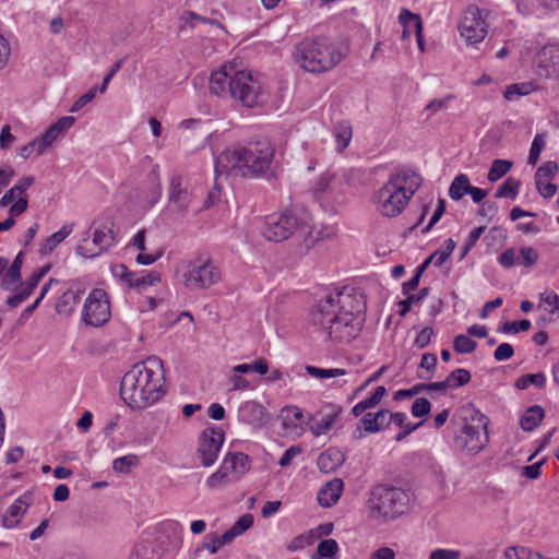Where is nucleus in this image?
<instances>
[{"label":"nucleus","mask_w":559,"mask_h":559,"mask_svg":"<svg viewBox=\"0 0 559 559\" xmlns=\"http://www.w3.org/2000/svg\"><path fill=\"white\" fill-rule=\"evenodd\" d=\"M366 299L362 292L344 287L328 294L311 311L313 325L333 342L348 343L356 338L365 321Z\"/></svg>","instance_id":"obj_1"},{"label":"nucleus","mask_w":559,"mask_h":559,"mask_svg":"<svg viewBox=\"0 0 559 559\" xmlns=\"http://www.w3.org/2000/svg\"><path fill=\"white\" fill-rule=\"evenodd\" d=\"M166 393L163 360L150 356L136 362L124 373L120 382V396L132 409H145Z\"/></svg>","instance_id":"obj_2"},{"label":"nucleus","mask_w":559,"mask_h":559,"mask_svg":"<svg viewBox=\"0 0 559 559\" xmlns=\"http://www.w3.org/2000/svg\"><path fill=\"white\" fill-rule=\"evenodd\" d=\"M210 92L218 97H231L245 107L252 108L266 100L262 76L249 70H236L226 63L210 75Z\"/></svg>","instance_id":"obj_3"},{"label":"nucleus","mask_w":559,"mask_h":559,"mask_svg":"<svg viewBox=\"0 0 559 559\" xmlns=\"http://www.w3.org/2000/svg\"><path fill=\"white\" fill-rule=\"evenodd\" d=\"M274 147L267 140L257 141L247 146L228 148L215 160V173L218 176L235 173L241 176H261L271 168Z\"/></svg>","instance_id":"obj_4"},{"label":"nucleus","mask_w":559,"mask_h":559,"mask_svg":"<svg viewBox=\"0 0 559 559\" xmlns=\"http://www.w3.org/2000/svg\"><path fill=\"white\" fill-rule=\"evenodd\" d=\"M421 185L420 176L412 168L402 167L391 173L388 180L373 193L377 212L384 217L399 216Z\"/></svg>","instance_id":"obj_5"},{"label":"nucleus","mask_w":559,"mask_h":559,"mask_svg":"<svg viewBox=\"0 0 559 559\" xmlns=\"http://www.w3.org/2000/svg\"><path fill=\"white\" fill-rule=\"evenodd\" d=\"M452 425L456 427L453 432V441L456 449L476 455L487 445L488 418L473 404H466L454 414Z\"/></svg>","instance_id":"obj_6"},{"label":"nucleus","mask_w":559,"mask_h":559,"mask_svg":"<svg viewBox=\"0 0 559 559\" xmlns=\"http://www.w3.org/2000/svg\"><path fill=\"white\" fill-rule=\"evenodd\" d=\"M295 58L305 71L322 73L340 63L343 55L326 37H317L299 43L295 49Z\"/></svg>","instance_id":"obj_7"},{"label":"nucleus","mask_w":559,"mask_h":559,"mask_svg":"<svg viewBox=\"0 0 559 559\" xmlns=\"http://www.w3.org/2000/svg\"><path fill=\"white\" fill-rule=\"evenodd\" d=\"M412 493L400 487L378 485L367 501L372 519L389 521L405 514L411 507Z\"/></svg>","instance_id":"obj_8"},{"label":"nucleus","mask_w":559,"mask_h":559,"mask_svg":"<svg viewBox=\"0 0 559 559\" xmlns=\"http://www.w3.org/2000/svg\"><path fill=\"white\" fill-rule=\"evenodd\" d=\"M219 269L210 258H198L189 264L183 282L189 289H205L221 281Z\"/></svg>","instance_id":"obj_9"},{"label":"nucleus","mask_w":559,"mask_h":559,"mask_svg":"<svg viewBox=\"0 0 559 559\" xmlns=\"http://www.w3.org/2000/svg\"><path fill=\"white\" fill-rule=\"evenodd\" d=\"M111 317L108 294L102 288H94L86 297L81 320L88 326H103Z\"/></svg>","instance_id":"obj_10"},{"label":"nucleus","mask_w":559,"mask_h":559,"mask_svg":"<svg viewBox=\"0 0 559 559\" xmlns=\"http://www.w3.org/2000/svg\"><path fill=\"white\" fill-rule=\"evenodd\" d=\"M93 248H88L84 245V242L88 239V234L86 237L82 239V241L76 246V253L83 258L92 259L100 255L103 252L107 251L109 248L114 247L117 242L116 235L112 230L114 223L106 222L104 224H98V222H94L93 225Z\"/></svg>","instance_id":"obj_11"},{"label":"nucleus","mask_w":559,"mask_h":559,"mask_svg":"<svg viewBox=\"0 0 559 559\" xmlns=\"http://www.w3.org/2000/svg\"><path fill=\"white\" fill-rule=\"evenodd\" d=\"M405 420H407L405 413H391L388 409H380L374 415L368 413L359 420V426L354 430L353 438L361 439L364 437L362 430L369 433L379 432L392 421L396 426H403Z\"/></svg>","instance_id":"obj_12"},{"label":"nucleus","mask_w":559,"mask_h":559,"mask_svg":"<svg viewBox=\"0 0 559 559\" xmlns=\"http://www.w3.org/2000/svg\"><path fill=\"white\" fill-rule=\"evenodd\" d=\"M297 228L298 218L290 211H285L267 216L262 234L267 240L280 242L290 237Z\"/></svg>","instance_id":"obj_13"},{"label":"nucleus","mask_w":559,"mask_h":559,"mask_svg":"<svg viewBox=\"0 0 559 559\" xmlns=\"http://www.w3.org/2000/svg\"><path fill=\"white\" fill-rule=\"evenodd\" d=\"M459 29L468 45H475L484 40L487 34V24L476 5H469L465 10Z\"/></svg>","instance_id":"obj_14"},{"label":"nucleus","mask_w":559,"mask_h":559,"mask_svg":"<svg viewBox=\"0 0 559 559\" xmlns=\"http://www.w3.org/2000/svg\"><path fill=\"white\" fill-rule=\"evenodd\" d=\"M224 439L225 433L218 427L206 428L202 431L199 440L198 453L203 466L209 467L215 463L224 443Z\"/></svg>","instance_id":"obj_15"},{"label":"nucleus","mask_w":559,"mask_h":559,"mask_svg":"<svg viewBox=\"0 0 559 559\" xmlns=\"http://www.w3.org/2000/svg\"><path fill=\"white\" fill-rule=\"evenodd\" d=\"M252 514H243L223 535H206L203 542V547L206 548L212 555H214L223 545L233 542L236 537L243 534L247 530H249L252 526Z\"/></svg>","instance_id":"obj_16"},{"label":"nucleus","mask_w":559,"mask_h":559,"mask_svg":"<svg viewBox=\"0 0 559 559\" xmlns=\"http://www.w3.org/2000/svg\"><path fill=\"white\" fill-rule=\"evenodd\" d=\"M536 74L543 79L559 78V45H546L536 53L534 61Z\"/></svg>","instance_id":"obj_17"},{"label":"nucleus","mask_w":559,"mask_h":559,"mask_svg":"<svg viewBox=\"0 0 559 559\" xmlns=\"http://www.w3.org/2000/svg\"><path fill=\"white\" fill-rule=\"evenodd\" d=\"M343 183V178L326 171L317 179L313 193L318 200H329L342 193Z\"/></svg>","instance_id":"obj_18"},{"label":"nucleus","mask_w":559,"mask_h":559,"mask_svg":"<svg viewBox=\"0 0 559 559\" xmlns=\"http://www.w3.org/2000/svg\"><path fill=\"white\" fill-rule=\"evenodd\" d=\"M33 503V495L25 492L20 496L5 511L1 519L2 526L5 528H14L21 522L27 508Z\"/></svg>","instance_id":"obj_19"},{"label":"nucleus","mask_w":559,"mask_h":559,"mask_svg":"<svg viewBox=\"0 0 559 559\" xmlns=\"http://www.w3.org/2000/svg\"><path fill=\"white\" fill-rule=\"evenodd\" d=\"M267 418L266 409L255 401H247L238 409V419L252 427L263 426Z\"/></svg>","instance_id":"obj_20"},{"label":"nucleus","mask_w":559,"mask_h":559,"mask_svg":"<svg viewBox=\"0 0 559 559\" xmlns=\"http://www.w3.org/2000/svg\"><path fill=\"white\" fill-rule=\"evenodd\" d=\"M168 201L179 212L186 213L191 202V193L183 186L181 176L175 175L170 179L168 188Z\"/></svg>","instance_id":"obj_21"},{"label":"nucleus","mask_w":559,"mask_h":559,"mask_svg":"<svg viewBox=\"0 0 559 559\" xmlns=\"http://www.w3.org/2000/svg\"><path fill=\"white\" fill-rule=\"evenodd\" d=\"M85 288L79 284L71 285L57 300L55 311L59 316L70 317L81 301Z\"/></svg>","instance_id":"obj_22"},{"label":"nucleus","mask_w":559,"mask_h":559,"mask_svg":"<svg viewBox=\"0 0 559 559\" xmlns=\"http://www.w3.org/2000/svg\"><path fill=\"white\" fill-rule=\"evenodd\" d=\"M75 118L72 116H64L59 118L39 136L45 147H49L59 138L63 136L66 132L73 126Z\"/></svg>","instance_id":"obj_23"},{"label":"nucleus","mask_w":559,"mask_h":559,"mask_svg":"<svg viewBox=\"0 0 559 559\" xmlns=\"http://www.w3.org/2000/svg\"><path fill=\"white\" fill-rule=\"evenodd\" d=\"M344 483L341 478H334L328 481L318 492V502L324 508L335 504L343 491Z\"/></svg>","instance_id":"obj_24"},{"label":"nucleus","mask_w":559,"mask_h":559,"mask_svg":"<svg viewBox=\"0 0 559 559\" xmlns=\"http://www.w3.org/2000/svg\"><path fill=\"white\" fill-rule=\"evenodd\" d=\"M345 462V454L338 449H328L322 452L317 461L319 469L323 473H332Z\"/></svg>","instance_id":"obj_25"},{"label":"nucleus","mask_w":559,"mask_h":559,"mask_svg":"<svg viewBox=\"0 0 559 559\" xmlns=\"http://www.w3.org/2000/svg\"><path fill=\"white\" fill-rule=\"evenodd\" d=\"M399 22L403 25L402 38L409 37L413 33L420 35L423 31V21L418 14L407 9H402L399 15Z\"/></svg>","instance_id":"obj_26"},{"label":"nucleus","mask_w":559,"mask_h":559,"mask_svg":"<svg viewBox=\"0 0 559 559\" xmlns=\"http://www.w3.org/2000/svg\"><path fill=\"white\" fill-rule=\"evenodd\" d=\"M249 456L245 453H228L223 461L222 467L227 474L243 475L249 471Z\"/></svg>","instance_id":"obj_27"},{"label":"nucleus","mask_w":559,"mask_h":559,"mask_svg":"<svg viewBox=\"0 0 559 559\" xmlns=\"http://www.w3.org/2000/svg\"><path fill=\"white\" fill-rule=\"evenodd\" d=\"M74 224L63 225L58 231L50 235L41 245L39 252L40 254L51 253L57 246H59L73 230Z\"/></svg>","instance_id":"obj_28"},{"label":"nucleus","mask_w":559,"mask_h":559,"mask_svg":"<svg viewBox=\"0 0 559 559\" xmlns=\"http://www.w3.org/2000/svg\"><path fill=\"white\" fill-rule=\"evenodd\" d=\"M545 417V411L538 405L528 407L521 417L520 425L525 431H532L539 426Z\"/></svg>","instance_id":"obj_29"},{"label":"nucleus","mask_w":559,"mask_h":559,"mask_svg":"<svg viewBox=\"0 0 559 559\" xmlns=\"http://www.w3.org/2000/svg\"><path fill=\"white\" fill-rule=\"evenodd\" d=\"M334 136L337 152L344 151L353 136V129L349 121L343 120L337 122L334 127Z\"/></svg>","instance_id":"obj_30"},{"label":"nucleus","mask_w":559,"mask_h":559,"mask_svg":"<svg viewBox=\"0 0 559 559\" xmlns=\"http://www.w3.org/2000/svg\"><path fill=\"white\" fill-rule=\"evenodd\" d=\"M469 188H471V182H469L468 177L464 174H460L453 179V181L449 188V195L452 200L459 201L466 193H468Z\"/></svg>","instance_id":"obj_31"},{"label":"nucleus","mask_w":559,"mask_h":559,"mask_svg":"<svg viewBox=\"0 0 559 559\" xmlns=\"http://www.w3.org/2000/svg\"><path fill=\"white\" fill-rule=\"evenodd\" d=\"M521 186V181L514 177H509L506 179V181L498 188V190L495 193V197L500 198H508L511 200H515L519 194V189Z\"/></svg>","instance_id":"obj_32"},{"label":"nucleus","mask_w":559,"mask_h":559,"mask_svg":"<svg viewBox=\"0 0 559 559\" xmlns=\"http://www.w3.org/2000/svg\"><path fill=\"white\" fill-rule=\"evenodd\" d=\"M331 408L332 413L323 415L319 420L314 421V425L312 426V431L314 435L320 436L326 432L334 425L341 408L336 406H332Z\"/></svg>","instance_id":"obj_33"},{"label":"nucleus","mask_w":559,"mask_h":559,"mask_svg":"<svg viewBox=\"0 0 559 559\" xmlns=\"http://www.w3.org/2000/svg\"><path fill=\"white\" fill-rule=\"evenodd\" d=\"M140 463V459L135 454H128L117 457L112 462V468L116 473L128 474Z\"/></svg>","instance_id":"obj_34"},{"label":"nucleus","mask_w":559,"mask_h":559,"mask_svg":"<svg viewBox=\"0 0 559 559\" xmlns=\"http://www.w3.org/2000/svg\"><path fill=\"white\" fill-rule=\"evenodd\" d=\"M512 165V162L507 159H495L487 174V179L490 182L498 181L511 169Z\"/></svg>","instance_id":"obj_35"},{"label":"nucleus","mask_w":559,"mask_h":559,"mask_svg":"<svg viewBox=\"0 0 559 559\" xmlns=\"http://www.w3.org/2000/svg\"><path fill=\"white\" fill-rule=\"evenodd\" d=\"M546 383V377L543 372L530 373L520 377L516 380L515 386L520 390L527 389L531 384L543 388Z\"/></svg>","instance_id":"obj_36"},{"label":"nucleus","mask_w":559,"mask_h":559,"mask_svg":"<svg viewBox=\"0 0 559 559\" xmlns=\"http://www.w3.org/2000/svg\"><path fill=\"white\" fill-rule=\"evenodd\" d=\"M429 292H430V288L429 287H424L420 289V292L416 295H411L408 294L407 298L404 299V300H401L399 302V306L401 308L400 310V316L401 317H405L409 311H411V308H412V305L413 304H416V302H419L421 301L423 299H425L426 297H428L429 295Z\"/></svg>","instance_id":"obj_37"},{"label":"nucleus","mask_w":559,"mask_h":559,"mask_svg":"<svg viewBox=\"0 0 559 559\" xmlns=\"http://www.w3.org/2000/svg\"><path fill=\"white\" fill-rule=\"evenodd\" d=\"M158 282H160V274L156 271H151L145 275L135 274L131 284V288L142 289L153 286Z\"/></svg>","instance_id":"obj_38"},{"label":"nucleus","mask_w":559,"mask_h":559,"mask_svg":"<svg viewBox=\"0 0 559 559\" xmlns=\"http://www.w3.org/2000/svg\"><path fill=\"white\" fill-rule=\"evenodd\" d=\"M45 151H46V147L43 144V142L40 141V139L35 138L32 141H29L27 144H25L19 148V155L22 158L27 159L33 154L41 155Z\"/></svg>","instance_id":"obj_39"},{"label":"nucleus","mask_w":559,"mask_h":559,"mask_svg":"<svg viewBox=\"0 0 559 559\" xmlns=\"http://www.w3.org/2000/svg\"><path fill=\"white\" fill-rule=\"evenodd\" d=\"M472 379L471 372L464 368L453 370L448 377L449 388H459L467 384Z\"/></svg>","instance_id":"obj_40"},{"label":"nucleus","mask_w":559,"mask_h":559,"mask_svg":"<svg viewBox=\"0 0 559 559\" xmlns=\"http://www.w3.org/2000/svg\"><path fill=\"white\" fill-rule=\"evenodd\" d=\"M24 261V252L20 251L4 276V282L17 283L21 280V269Z\"/></svg>","instance_id":"obj_41"},{"label":"nucleus","mask_w":559,"mask_h":559,"mask_svg":"<svg viewBox=\"0 0 559 559\" xmlns=\"http://www.w3.org/2000/svg\"><path fill=\"white\" fill-rule=\"evenodd\" d=\"M250 371H255L259 374H266L269 366L264 359H258L252 364H240L234 367V372L236 373L242 374Z\"/></svg>","instance_id":"obj_42"},{"label":"nucleus","mask_w":559,"mask_h":559,"mask_svg":"<svg viewBox=\"0 0 559 559\" xmlns=\"http://www.w3.org/2000/svg\"><path fill=\"white\" fill-rule=\"evenodd\" d=\"M533 90L534 88L531 83L511 84L506 88L503 97L507 100H513L518 96L528 95Z\"/></svg>","instance_id":"obj_43"},{"label":"nucleus","mask_w":559,"mask_h":559,"mask_svg":"<svg viewBox=\"0 0 559 559\" xmlns=\"http://www.w3.org/2000/svg\"><path fill=\"white\" fill-rule=\"evenodd\" d=\"M477 347V343L464 334L455 336L453 348L457 354H469Z\"/></svg>","instance_id":"obj_44"},{"label":"nucleus","mask_w":559,"mask_h":559,"mask_svg":"<svg viewBox=\"0 0 559 559\" xmlns=\"http://www.w3.org/2000/svg\"><path fill=\"white\" fill-rule=\"evenodd\" d=\"M531 329V322L526 319H523L519 322L515 321H507L502 325L499 326L498 331L503 334H516L519 332H525Z\"/></svg>","instance_id":"obj_45"},{"label":"nucleus","mask_w":559,"mask_h":559,"mask_svg":"<svg viewBox=\"0 0 559 559\" xmlns=\"http://www.w3.org/2000/svg\"><path fill=\"white\" fill-rule=\"evenodd\" d=\"M306 371L318 379L333 378L338 376H344L346 373L345 369L332 368V369H322L314 366H306Z\"/></svg>","instance_id":"obj_46"},{"label":"nucleus","mask_w":559,"mask_h":559,"mask_svg":"<svg viewBox=\"0 0 559 559\" xmlns=\"http://www.w3.org/2000/svg\"><path fill=\"white\" fill-rule=\"evenodd\" d=\"M539 254L533 247H523L520 249V255L518 257V264L525 267H531L537 263Z\"/></svg>","instance_id":"obj_47"},{"label":"nucleus","mask_w":559,"mask_h":559,"mask_svg":"<svg viewBox=\"0 0 559 559\" xmlns=\"http://www.w3.org/2000/svg\"><path fill=\"white\" fill-rule=\"evenodd\" d=\"M438 359L437 356L432 353H426L423 355L419 369H426L429 374H424L419 370L417 371V376L419 379H430L431 373L435 371Z\"/></svg>","instance_id":"obj_48"},{"label":"nucleus","mask_w":559,"mask_h":559,"mask_svg":"<svg viewBox=\"0 0 559 559\" xmlns=\"http://www.w3.org/2000/svg\"><path fill=\"white\" fill-rule=\"evenodd\" d=\"M338 545L335 539H323L319 543L317 552L320 558H331L336 555Z\"/></svg>","instance_id":"obj_49"},{"label":"nucleus","mask_w":559,"mask_h":559,"mask_svg":"<svg viewBox=\"0 0 559 559\" xmlns=\"http://www.w3.org/2000/svg\"><path fill=\"white\" fill-rule=\"evenodd\" d=\"M111 273L115 278L126 283L131 287L132 281L135 276L134 272H131L124 264H115L111 266Z\"/></svg>","instance_id":"obj_50"},{"label":"nucleus","mask_w":559,"mask_h":559,"mask_svg":"<svg viewBox=\"0 0 559 559\" xmlns=\"http://www.w3.org/2000/svg\"><path fill=\"white\" fill-rule=\"evenodd\" d=\"M544 146H545L544 136L542 134H536L532 142L528 158H527V163L530 165H535L537 163V160L540 156V152Z\"/></svg>","instance_id":"obj_51"},{"label":"nucleus","mask_w":559,"mask_h":559,"mask_svg":"<svg viewBox=\"0 0 559 559\" xmlns=\"http://www.w3.org/2000/svg\"><path fill=\"white\" fill-rule=\"evenodd\" d=\"M431 404L426 397H418L412 405V415L414 417H424L430 413Z\"/></svg>","instance_id":"obj_52"},{"label":"nucleus","mask_w":559,"mask_h":559,"mask_svg":"<svg viewBox=\"0 0 559 559\" xmlns=\"http://www.w3.org/2000/svg\"><path fill=\"white\" fill-rule=\"evenodd\" d=\"M485 226H479L474 228L467 236L464 246L462 247L461 258H464L465 254L476 245L480 236L485 230Z\"/></svg>","instance_id":"obj_53"},{"label":"nucleus","mask_w":559,"mask_h":559,"mask_svg":"<svg viewBox=\"0 0 559 559\" xmlns=\"http://www.w3.org/2000/svg\"><path fill=\"white\" fill-rule=\"evenodd\" d=\"M558 170V165L556 162L549 160L544 163L542 166L538 167L535 179H546L549 180L555 176V174Z\"/></svg>","instance_id":"obj_54"},{"label":"nucleus","mask_w":559,"mask_h":559,"mask_svg":"<svg viewBox=\"0 0 559 559\" xmlns=\"http://www.w3.org/2000/svg\"><path fill=\"white\" fill-rule=\"evenodd\" d=\"M35 182L34 176H24L17 180V182L11 188L14 192L15 198L26 195L27 189Z\"/></svg>","instance_id":"obj_55"},{"label":"nucleus","mask_w":559,"mask_h":559,"mask_svg":"<svg viewBox=\"0 0 559 559\" xmlns=\"http://www.w3.org/2000/svg\"><path fill=\"white\" fill-rule=\"evenodd\" d=\"M536 188L538 193L546 199H549L555 195L557 192V186L549 182L546 179H535Z\"/></svg>","instance_id":"obj_56"},{"label":"nucleus","mask_w":559,"mask_h":559,"mask_svg":"<svg viewBox=\"0 0 559 559\" xmlns=\"http://www.w3.org/2000/svg\"><path fill=\"white\" fill-rule=\"evenodd\" d=\"M498 261L501 266L506 269L513 267L518 264L516 251L514 248H509L504 250L498 258Z\"/></svg>","instance_id":"obj_57"},{"label":"nucleus","mask_w":559,"mask_h":559,"mask_svg":"<svg viewBox=\"0 0 559 559\" xmlns=\"http://www.w3.org/2000/svg\"><path fill=\"white\" fill-rule=\"evenodd\" d=\"M462 552L456 549L438 548L430 552L428 559H459Z\"/></svg>","instance_id":"obj_58"},{"label":"nucleus","mask_w":559,"mask_h":559,"mask_svg":"<svg viewBox=\"0 0 559 559\" xmlns=\"http://www.w3.org/2000/svg\"><path fill=\"white\" fill-rule=\"evenodd\" d=\"M514 355V349L509 343H501L493 352V358L497 361H503L512 358Z\"/></svg>","instance_id":"obj_59"},{"label":"nucleus","mask_w":559,"mask_h":559,"mask_svg":"<svg viewBox=\"0 0 559 559\" xmlns=\"http://www.w3.org/2000/svg\"><path fill=\"white\" fill-rule=\"evenodd\" d=\"M28 207V200L26 195H21L13 202L9 209V214L11 217H16L23 214Z\"/></svg>","instance_id":"obj_60"},{"label":"nucleus","mask_w":559,"mask_h":559,"mask_svg":"<svg viewBox=\"0 0 559 559\" xmlns=\"http://www.w3.org/2000/svg\"><path fill=\"white\" fill-rule=\"evenodd\" d=\"M97 92V86L92 87L90 91L84 93L71 107L70 111L75 112L82 109L84 106H86L90 102H92Z\"/></svg>","instance_id":"obj_61"},{"label":"nucleus","mask_w":559,"mask_h":559,"mask_svg":"<svg viewBox=\"0 0 559 559\" xmlns=\"http://www.w3.org/2000/svg\"><path fill=\"white\" fill-rule=\"evenodd\" d=\"M131 559H157L154 555L153 548L147 544H142L135 547Z\"/></svg>","instance_id":"obj_62"},{"label":"nucleus","mask_w":559,"mask_h":559,"mask_svg":"<svg viewBox=\"0 0 559 559\" xmlns=\"http://www.w3.org/2000/svg\"><path fill=\"white\" fill-rule=\"evenodd\" d=\"M433 330L430 326L424 328L416 336L414 345L418 348H425L431 340Z\"/></svg>","instance_id":"obj_63"},{"label":"nucleus","mask_w":559,"mask_h":559,"mask_svg":"<svg viewBox=\"0 0 559 559\" xmlns=\"http://www.w3.org/2000/svg\"><path fill=\"white\" fill-rule=\"evenodd\" d=\"M227 476H228L227 472L224 471L223 467L221 466V468L216 473L212 474L207 478L206 486L210 489L217 488L224 484Z\"/></svg>","instance_id":"obj_64"}]
</instances>
